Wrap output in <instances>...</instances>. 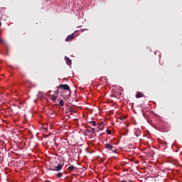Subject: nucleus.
Masks as SVG:
<instances>
[{"label": "nucleus", "instance_id": "4468645a", "mask_svg": "<svg viewBox=\"0 0 182 182\" xmlns=\"http://www.w3.org/2000/svg\"><path fill=\"white\" fill-rule=\"evenodd\" d=\"M164 140H161V139H160V138H159L158 139V143H159V144H160V146H161V144H163L164 143Z\"/></svg>", "mask_w": 182, "mask_h": 182}, {"label": "nucleus", "instance_id": "9d476101", "mask_svg": "<svg viewBox=\"0 0 182 182\" xmlns=\"http://www.w3.org/2000/svg\"><path fill=\"white\" fill-rule=\"evenodd\" d=\"M75 168H76L75 167V166L71 165V166H70L68 168V170H69V171H73V170H75Z\"/></svg>", "mask_w": 182, "mask_h": 182}, {"label": "nucleus", "instance_id": "4be33fe9", "mask_svg": "<svg viewBox=\"0 0 182 182\" xmlns=\"http://www.w3.org/2000/svg\"><path fill=\"white\" fill-rule=\"evenodd\" d=\"M2 25V23H1V21H0V26Z\"/></svg>", "mask_w": 182, "mask_h": 182}, {"label": "nucleus", "instance_id": "20e7f679", "mask_svg": "<svg viewBox=\"0 0 182 182\" xmlns=\"http://www.w3.org/2000/svg\"><path fill=\"white\" fill-rule=\"evenodd\" d=\"M75 38V33H72L71 35L68 36V37L65 38L66 42H70V41H72Z\"/></svg>", "mask_w": 182, "mask_h": 182}, {"label": "nucleus", "instance_id": "6e6552de", "mask_svg": "<svg viewBox=\"0 0 182 182\" xmlns=\"http://www.w3.org/2000/svg\"><path fill=\"white\" fill-rule=\"evenodd\" d=\"M136 99H139L140 97H144V94L141 93V92H138L136 94Z\"/></svg>", "mask_w": 182, "mask_h": 182}, {"label": "nucleus", "instance_id": "423d86ee", "mask_svg": "<svg viewBox=\"0 0 182 182\" xmlns=\"http://www.w3.org/2000/svg\"><path fill=\"white\" fill-rule=\"evenodd\" d=\"M63 168V165L59 164L55 167V169H53L54 171H60Z\"/></svg>", "mask_w": 182, "mask_h": 182}, {"label": "nucleus", "instance_id": "2eb2a0df", "mask_svg": "<svg viewBox=\"0 0 182 182\" xmlns=\"http://www.w3.org/2000/svg\"><path fill=\"white\" fill-rule=\"evenodd\" d=\"M162 147H167V142L164 141V143L161 144V145Z\"/></svg>", "mask_w": 182, "mask_h": 182}, {"label": "nucleus", "instance_id": "412c9836", "mask_svg": "<svg viewBox=\"0 0 182 182\" xmlns=\"http://www.w3.org/2000/svg\"><path fill=\"white\" fill-rule=\"evenodd\" d=\"M120 182H127V181H126L125 180H124V181H121Z\"/></svg>", "mask_w": 182, "mask_h": 182}, {"label": "nucleus", "instance_id": "f257e3e1", "mask_svg": "<svg viewBox=\"0 0 182 182\" xmlns=\"http://www.w3.org/2000/svg\"><path fill=\"white\" fill-rule=\"evenodd\" d=\"M58 89H63V90H67V92H68V96H70L72 94V91H70V87H69L68 84H60L58 87Z\"/></svg>", "mask_w": 182, "mask_h": 182}, {"label": "nucleus", "instance_id": "a211bd4d", "mask_svg": "<svg viewBox=\"0 0 182 182\" xmlns=\"http://www.w3.org/2000/svg\"><path fill=\"white\" fill-rule=\"evenodd\" d=\"M63 176V173H57V177H58V178H60V177H62Z\"/></svg>", "mask_w": 182, "mask_h": 182}, {"label": "nucleus", "instance_id": "aec40b11", "mask_svg": "<svg viewBox=\"0 0 182 182\" xmlns=\"http://www.w3.org/2000/svg\"><path fill=\"white\" fill-rule=\"evenodd\" d=\"M55 93H59V89L58 88V90L55 91Z\"/></svg>", "mask_w": 182, "mask_h": 182}, {"label": "nucleus", "instance_id": "f03ea898", "mask_svg": "<svg viewBox=\"0 0 182 182\" xmlns=\"http://www.w3.org/2000/svg\"><path fill=\"white\" fill-rule=\"evenodd\" d=\"M105 149H107V150H109L110 151H112L113 153H116V147L113 146V143L105 144Z\"/></svg>", "mask_w": 182, "mask_h": 182}, {"label": "nucleus", "instance_id": "6ab92c4d", "mask_svg": "<svg viewBox=\"0 0 182 182\" xmlns=\"http://www.w3.org/2000/svg\"><path fill=\"white\" fill-rule=\"evenodd\" d=\"M107 134H112V131L110 129H107Z\"/></svg>", "mask_w": 182, "mask_h": 182}, {"label": "nucleus", "instance_id": "7ed1b4c3", "mask_svg": "<svg viewBox=\"0 0 182 182\" xmlns=\"http://www.w3.org/2000/svg\"><path fill=\"white\" fill-rule=\"evenodd\" d=\"M134 134L136 137H139V136H140V134H141V131H140V129L135 128L134 129Z\"/></svg>", "mask_w": 182, "mask_h": 182}, {"label": "nucleus", "instance_id": "f3484780", "mask_svg": "<svg viewBox=\"0 0 182 182\" xmlns=\"http://www.w3.org/2000/svg\"><path fill=\"white\" fill-rule=\"evenodd\" d=\"M59 103H60V106H64V105H65V101H63V100H61Z\"/></svg>", "mask_w": 182, "mask_h": 182}, {"label": "nucleus", "instance_id": "ddd939ff", "mask_svg": "<svg viewBox=\"0 0 182 182\" xmlns=\"http://www.w3.org/2000/svg\"><path fill=\"white\" fill-rule=\"evenodd\" d=\"M0 43L2 45H6V43L4 41V39L0 38Z\"/></svg>", "mask_w": 182, "mask_h": 182}, {"label": "nucleus", "instance_id": "0eeeda50", "mask_svg": "<svg viewBox=\"0 0 182 182\" xmlns=\"http://www.w3.org/2000/svg\"><path fill=\"white\" fill-rule=\"evenodd\" d=\"M103 129H105L103 124H97V132H99V130L102 131Z\"/></svg>", "mask_w": 182, "mask_h": 182}, {"label": "nucleus", "instance_id": "1a4fd4ad", "mask_svg": "<svg viewBox=\"0 0 182 182\" xmlns=\"http://www.w3.org/2000/svg\"><path fill=\"white\" fill-rule=\"evenodd\" d=\"M68 113H75V109L73 107H69L67 109Z\"/></svg>", "mask_w": 182, "mask_h": 182}, {"label": "nucleus", "instance_id": "9b49d317", "mask_svg": "<svg viewBox=\"0 0 182 182\" xmlns=\"http://www.w3.org/2000/svg\"><path fill=\"white\" fill-rule=\"evenodd\" d=\"M90 124H92V126H95V127H97V126L96 121H92L90 122Z\"/></svg>", "mask_w": 182, "mask_h": 182}, {"label": "nucleus", "instance_id": "f8f14e48", "mask_svg": "<svg viewBox=\"0 0 182 182\" xmlns=\"http://www.w3.org/2000/svg\"><path fill=\"white\" fill-rule=\"evenodd\" d=\"M50 97H51V100L53 102H55L56 100V96L55 95H50Z\"/></svg>", "mask_w": 182, "mask_h": 182}, {"label": "nucleus", "instance_id": "39448f33", "mask_svg": "<svg viewBox=\"0 0 182 182\" xmlns=\"http://www.w3.org/2000/svg\"><path fill=\"white\" fill-rule=\"evenodd\" d=\"M65 60L67 63V65H68V66H70V65H72V60H70V58H69V57H65Z\"/></svg>", "mask_w": 182, "mask_h": 182}, {"label": "nucleus", "instance_id": "dca6fc26", "mask_svg": "<svg viewBox=\"0 0 182 182\" xmlns=\"http://www.w3.org/2000/svg\"><path fill=\"white\" fill-rule=\"evenodd\" d=\"M96 130H97V129H96V128H92L91 131H90V133L94 134L95 132H96Z\"/></svg>", "mask_w": 182, "mask_h": 182}]
</instances>
